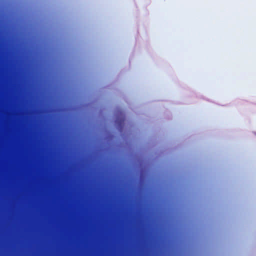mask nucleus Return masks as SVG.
I'll list each match as a JSON object with an SVG mask.
<instances>
[{"label": "nucleus", "mask_w": 256, "mask_h": 256, "mask_svg": "<svg viewBox=\"0 0 256 256\" xmlns=\"http://www.w3.org/2000/svg\"><path fill=\"white\" fill-rule=\"evenodd\" d=\"M124 122V120H121L120 122Z\"/></svg>", "instance_id": "nucleus-1"}]
</instances>
